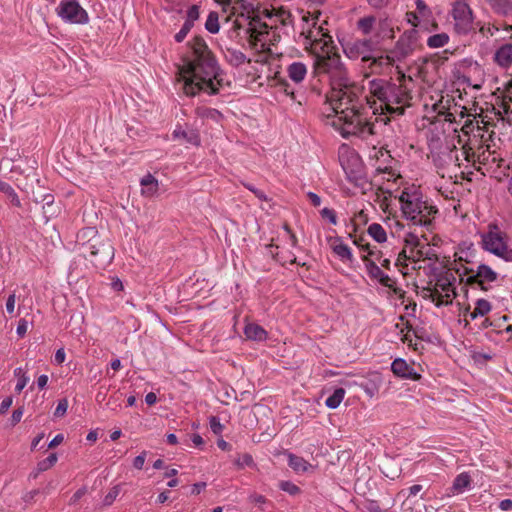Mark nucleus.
<instances>
[{"label":"nucleus","mask_w":512,"mask_h":512,"mask_svg":"<svg viewBox=\"0 0 512 512\" xmlns=\"http://www.w3.org/2000/svg\"><path fill=\"white\" fill-rule=\"evenodd\" d=\"M325 124L333 127L342 137L356 136L366 139L375 134V123L387 124L389 117H378V108L364 95L361 85L349 86L331 92L326 108Z\"/></svg>","instance_id":"f257e3e1"},{"label":"nucleus","mask_w":512,"mask_h":512,"mask_svg":"<svg viewBox=\"0 0 512 512\" xmlns=\"http://www.w3.org/2000/svg\"><path fill=\"white\" fill-rule=\"evenodd\" d=\"M291 23L288 10L275 5L258 6V86H279L287 91L288 84L282 76L283 54L276 43L280 39V26Z\"/></svg>","instance_id":"f03ea898"},{"label":"nucleus","mask_w":512,"mask_h":512,"mask_svg":"<svg viewBox=\"0 0 512 512\" xmlns=\"http://www.w3.org/2000/svg\"><path fill=\"white\" fill-rule=\"evenodd\" d=\"M194 60L189 61L182 69L184 78V92L194 96L199 91L210 94L218 92L222 86L223 78L216 59L201 37H195L192 42Z\"/></svg>","instance_id":"7ed1b4c3"},{"label":"nucleus","mask_w":512,"mask_h":512,"mask_svg":"<svg viewBox=\"0 0 512 512\" xmlns=\"http://www.w3.org/2000/svg\"><path fill=\"white\" fill-rule=\"evenodd\" d=\"M371 104L378 108V117H385V114L401 115L404 107L411 99L408 90L395 83L383 79H373L368 84Z\"/></svg>","instance_id":"20e7f679"},{"label":"nucleus","mask_w":512,"mask_h":512,"mask_svg":"<svg viewBox=\"0 0 512 512\" xmlns=\"http://www.w3.org/2000/svg\"><path fill=\"white\" fill-rule=\"evenodd\" d=\"M398 200L403 218L413 226H430L438 213L433 202L423 194L419 186L413 184L403 187Z\"/></svg>","instance_id":"39448f33"},{"label":"nucleus","mask_w":512,"mask_h":512,"mask_svg":"<svg viewBox=\"0 0 512 512\" xmlns=\"http://www.w3.org/2000/svg\"><path fill=\"white\" fill-rule=\"evenodd\" d=\"M322 46H316L314 48V74L316 76L327 75L331 82L332 90H342L349 86L358 85L357 83L350 82L348 73L343 63L341 62L340 55L336 52L334 45L323 48Z\"/></svg>","instance_id":"423d86ee"},{"label":"nucleus","mask_w":512,"mask_h":512,"mask_svg":"<svg viewBox=\"0 0 512 512\" xmlns=\"http://www.w3.org/2000/svg\"><path fill=\"white\" fill-rule=\"evenodd\" d=\"M456 295V278L448 272L438 275L434 282H430L421 291L422 298L438 308L451 305Z\"/></svg>","instance_id":"0eeeda50"},{"label":"nucleus","mask_w":512,"mask_h":512,"mask_svg":"<svg viewBox=\"0 0 512 512\" xmlns=\"http://www.w3.org/2000/svg\"><path fill=\"white\" fill-rule=\"evenodd\" d=\"M356 27L374 46L395 36L393 23L387 17L365 16L357 21Z\"/></svg>","instance_id":"6e6552de"},{"label":"nucleus","mask_w":512,"mask_h":512,"mask_svg":"<svg viewBox=\"0 0 512 512\" xmlns=\"http://www.w3.org/2000/svg\"><path fill=\"white\" fill-rule=\"evenodd\" d=\"M482 248L491 254L507 261H512V247L507 234L497 225L490 224L488 230L481 234Z\"/></svg>","instance_id":"1a4fd4ad"},{"label":"nucleus","mask_w":512,"mask_h":512,"mask_svg":"<svg viewBox=\"0 0 512 512\" xmlns=\"http://www.w3.org/2000/svg\"><path fill=\"white\" fill-rule=\"evenodd\" d=\"M302 22L301 36L305 39L303 44L311 54H314V48L318 45L322 46L325 43L323 48L334 45L332 37L324 31V28L317 26V17L303 16Z\"/></svg>","instance_id":"9d476101"},{"label":"nucleus","mask_w":512,"mask_h":512,"mask_svg":"<svg viewBox=\"0 0 512 512\" xmlns=\"http://www.w3.org/2000/svg\"><path fill=\"white\" fill-rule=\"evenodd\" d=\"M234 7L237 14L235 23L238 28L244 29L248 35L251 46L256 45V7L251 0H237Z\"/></svg>","instance_id":"9b49d317"},{"label":"nucleus","mask_w":512,"mask_h":512,"mask_svg":"<svg viewBox=\"0 0 512 512\" xmlns=\"http://www.w3.org/2000/svg\"><path fill=\"white\" fill-rule=\"evenodd\" d=\"M450 15L456 33L467 35L474 29V14L468 0H455L451 4Z\"/></svg>","instance_id":"f8f14e48"},{"label":"nucleus","mask_w":512,"mask_h":512,"mask_svg":"<svg viewBox=\"0 0 512 512\" xmlns=\"http://www.w3.org/2000/svg\"><path fill=\"white\" fill-rule=\"evenodd\" d=\"M56 10L58 16L66 22L86 24L89 21L88 13L77 0H61Z\"/></svg>","instance_id":"ddd939ff"},{"label":"nucleus","mask_w":512,"mask_h":512,"mask_svg":"<svg viewBox=\"0 0 512 512\" xmlns=\"http://www.w3.org/2000/svg\"><path fill=\"white\" fill-rule=\"evenodd\" d=\"M374 47L371 40L356 39L343 45V51L348 58L354 60L360 58L363 63H366Z\"/></svg>","instance_id":"4468645a"},{"label":"nucleus","mask_w":512,"mask_h":512,"mask_svg":"<svg viewBox=\"0 0 512 512\" xmlns=\"http://www.w3.org/2000/svg\"><path fill=\"white\" fill-rule=\"evenodd\" d=\"M278 241L280 243H272L271 245L265 244V247L269 249L270 247H275L276 252L270 251L272 257L276 258L279 261L286 262L288 259H284L283 257H280V249L285 248H294L296 247L298 240L297 237L290 228L287 225H284L281 229V232L278 235ZM290 262H294L295 258L289 259Z\"/></svg>","instance_id":"2eb2a0df"},{"label":"nucleus","mask_w":512,"mask_h":512,"mask_svg":"<svg viewBox=\"0 0 512 512\" xmlns=\"http://www.w3.org/2000/svg\"><path fill=\"white\" fill-rule=\"evenodd\" d=\"M86 251L99 262H110L114 256V249L110 242L102 241L98 237H94L89 241L86 245Z\"/></svg>","instance_id":"dca6fc26"},{"label":"nucleus","mask_w":512,"mask_h":512,"mask_svg":"<svg viewBox=\"0 0 512 512\" xmlns=\"http://www.w3.org/2000/svg\"><path fill=\"white\" fill-rule=\"evenodd\" d=\"M498 278V274L488 265L481 264L474 274L467 278L469 284H477L482 290H488Z\"/></svg>","instance_id":"f3484780"},{"label":"nucleus","mask_w":512,"mask_h":512,"mask_svg":"<svg viewBox=\"0 0 512 512\" xmlns=\"http://www.w3.org/2000/svg\"><path fill=\"white\" fill-rule=\"evenodd\" d=\"M399 59L396 55L390 51L385 55L380 56H370V59L367 60L365 64L374 74H384L388 73L392 67L396 66V63Z\"/></svg>","instance_id":"a211bd4d"},{"label":"nucleus","mask_w":512,"mask_h":512,"mask_svg":"<svg viewBox=\"0 0 512 512\" xmlns=\"http://www.w3.org/2000/svg\"><path fill=\"white\" fill-rule=\"evenodd\" d=\"M417 43V31L412 29L404 32L398 39L395 48L391 50L399 61L408 56L415 49Z\"/></svg>","instance_id":"6ab92c4d"},{"label":"nucleus","mask_w":512,"mask_h":512,"mask_svg":"<svg viewBox=\"0 0 512 512\" xmlns=\"http://www.w3.org/2000/svg\"><path fill=\"white\" fill-rule=\"evenodd\" d=\"M369 159L377 172L390 173L392 158L387 149L384 147H373L369 152Z\"/></svg>","instance_id":"aec40b11"},{"label":"nucleus","mask_w":512,"mask_h":512,"mask_svg":"<svg viewBox=\"0 0 512 512\" xmlns=\"http://www.w3.org/2000/svg\"><path fill=\"white\" fill-rule=\"evenodd\" d=\"M493 61L501 70L508 71L512 67V43H504L497 47Z\"/></svg>","instance_id":"412c9836"},{"label":"nucleus","mask_w":512,"mask_h":512,"mask_svg":"<svg viewBox=\"0 0 512 512\" xmlns=\"http://www.w3.org/2000/svg\"><path fill=\"white\" fill-rule=\"evenodd\" d=\"M391 370L397 377L403 379L419 380L421 378V375L415 371L413 365L402 358H397L392 362Z\"/></svg>","instance_id":"4be33fe9"},{"label":"nucleus","mask_w":512,"mask_h":512,"mask_svg":"<svg viewBox=\"0 0 512 512\" xmlns=\"http://www.w3.org/2000/svg\"><path fill=\"white\" fill-rule=\"evenodd\" d=\"M366 269L368 275L372 279L377 280L381 285L392 289L394 292H397L396 281L384 273L377 264L372 261L367 262Z\"/></svg>","instance_id":"5701e85b"},{"label":"nucleus","mask_w":512,"mask_h":512,"mask_svg":"<svg viewBox=\"0 0 512 512\" xmlns=\"http://www.w3.org/2000/svg\"><path fill=\"white\" fill-rule=\"evenodd\" d=\"M472 487V478L468 472L458 474L450 488H448L446 495L448 497L457 496L470 490Z\"/></svg>","instance_id":"b1692460"},{"label":"nucleus","mask_w":512,"mask_h":512,"mask_svg":"<svg viewBox=\"0 0 512 512\" xmlns=\"http://www.w3.org/2000/svg\"><path fill=\"white\" fill-rule=\"evenodd\" d=\"M286 72L290 81L299 85L304 82L308 74V67L304 62L293 61L286 67Z\"/></svg>","instance_id":"393cba45"},{"label":"nucleus","mask_w":512,"mask_h":512,"mask_svg":"<svg viewBox=\"0 0 512 512\" xmlns=\"http://www.w3.org/2000/svg\"><path fill=\"white\" fill-rule=\"evenodd\" d=\"M438 75V65L434 61L421 60L418 65V77L427 84H432L436 81Z\"/></svg>","instance_id":"a878e982"},{"label":"nucleus","mask_w":512,"mask_h":512,"mask_svg":"<svg viewBox=\"0 0 512 512\" xmlns=\"http://www.w3.org/2000/svg\"><path fill=\"white\" fill-rule=\"evenodd\" d=\"M403 242L405 244V248L407 253L412 254V256H416L417 259L422 257V252L417 249L421 243L420 238L417 234L411 231H405L403 235Z\"/></svg>","instance_id":"bb28decb"},{"label":"nucleus","mask_w":512,"mask_h":512,"mask_svg":"<svg viewBox=\"0 0 512 512\" xmlns=\"http://www.w3.org/2000/svg\"><path fill=\"white\" fill-rule=\"evenodd\" d=\"M334 254L343 262V263H352L354 260L353 253L351 248L345 244L340 238H336L334 243L331 246Z\"/></svg>","instance_id":"cd10ccee"},{"label":"nucleus","mask_w":512,"mask_h":512,"mask_svg":"<svg viewBox=\"0 0 512 512\" xmlns=\"http://www.w3.org/2000/svg\"><path fill=\"white\" fill-rule=\"evenodd\" d=\"M288 465L298 474L306 473L313 469V466L300 456L287 453Z\"/></svg>","instance_id":"c85d7f7f"},{"label":"nucleus","mask_w":512,"mask_h":512,"mask_svg":"<svg viewBox=\"0 0 512 512\" xmlns=\"http://www.w3.org/2000/svg\"><path fill=\"white\" fill-rule=\"evenodd\" d=\"M140 185L142 187L141 193L145 197L154 196L159 188L157 179L151 174H147L146 176H144L140 181Z\"/></svg>","instance_id":"c756f323"},{"label":"nucleus","mask_w":512,"mask_h":512,"mask_svg":"<svg viewBox=\"0 0 512 512\" xmlns=\"http://www.w3.org/2000/svg\"><path fill=\"white\" fill-rule=\"evenodd\" d=\"M173 137L174 139H182L186 143L192 144V145H199L200 144V138L198 133L195 130L188 129L184 130L182 128H176L173 131Z\"/></svg>","instance_id":"7c9ffc66"},{"label":"nucleus","mask_w":512,"mask_h":512,"mask_svg":"<svg viewBox=\"0 0 512 512\" xmlns=\"http://www.w3.org/2000/svg\"><path fill=\"white\" fill-rule=\"evenodd\" d=\"M367 234L377 243H385L388 239L387 232L379 223H371L367 228Z\"/></svg>","instance_id":"2f4dec72"},{"label":"nucleus","mask_w":512,"mask_h":512,"mask_svg":"<svg viewBox=\"0 0 512 512\" xmlns=\"http://www.w3.org/2000/svg\"><path fill=\"white\" fill-rule=\"evenodd\" d=\"M492 309V306L489 301L485 299H478L475 302V307L473 311L469 313V318L471 320H475L478 317H484L486 316Z\"/></svg>","instance_id":"473e14b6"},{"label":"nucleus","mask_w":512,"mask_h":512,"mask_svg":"<svg viewBox=\"0 0 512 512\" xmlns=\"http://www.w3.org/2000/svg\"><path fill=\"white\" fill-rule=\"evenodd\" d=\"M474 256V249L471 243H462L455 252V261L469 263Z\"/></svg>","instance_id":"72a5a7b5"},{"label":"nucleus","mask_w":512,"mask_h":512,"mask_svg":"<svg viewBox=\"0 0 512 512\" xmlns=\"http://www.w3.org/2000/svg\"><path fill=\"white\" fill-rule=\"evenodd\" d=\"M408 260H412L414 263H416V261H418L419 259H417L416 256H412V254L410 253H407L406 252V249H403L401 253H399L398 255V258L395 262V265L399 268V271L403 274V275H406L408 274V264H407V261Z\"/></svg>","instance_id":"f704fd0d"},{"label":"nucleus","mask_w":512,"mask_h":512,"mask_svg":"<svg viewBox=\"0 0 512 512\" xmlns=\"http://www.w3.org/2000/svg\"><path fill=\"white\" fill-rule=\"evenodd\" d=\"M449 35L445 32L434 34L428 37L427 46L432 49L442 48L449 42Z\"/></svg>","instance_id":"c9c22d12"},{"label":"nucleus","mask_w":512,"mask_h":512,"mask_svg":"<svg viewBox=\"0 0 512 512\" xmlns=\"http://www.w3.org/2000/svg\"><path fill=\"white\" fill-rule=\"evenodd\" d=\"M345 393L343 388L335 389L334 392L326 398L325 405L330 409L338 408L345 397Z\"/></svg>","instance_id":"e433bc0d"},{"label":"nucleus","mask_w":512,"mask_h":512,"mask_svg":"<svg viewBox=\"0 0 512 512\" xmlns=\"http://www.w3.org/2000/svg\"><path fill=\"white\" fill-rule=\"evenodd\" d=\"M57 462V455L55 453L50 454L46 459L40 461L37 464V472L34 474V478L37 477L38 473L44 472L50 469Z\"/></svg>","instance_id":"4c0bfd02"},{"label":"nucleus","mask_w":512,"mask_h":512,"mask_svg":"<svg viewBox=\"0 0 512 512\" xmlns=\"http://www.w3.org/2000/svg\"><path fill=\"white\" fill-rule=\"evenodd\" d=\"M205 28L212 34H215L219 31V21H218V14L216 12H210L206 23Z\"/></svg>","instance_id":"58836bf2"},{"label":"nucleus","mask_w":512,"mask_h":512,"mask_svg":"<svg viewBox=\"0 0 512 512\" xmlns=\"http://www.w3.org/2000/svg\"><path fill=\"white\" fill-rule=\"evenodd\" d=\"M495 11L501 14H506L510 8L509 0H487Z\"/></svg>","instance_id":"ea45409f"},{"label":"nucleus","mask_w":512,"mask_h":512,"mask_svg":"<svg viewBox=\"0 0 512 512\" xmlns=\"http://www.w3.org/2000/svg\"><path fill=\"white\" fill-rule=\"evenodd\" d=\"M258 206L266 211L268 214H270L271 210L276 211L275 204L271 201V199H268L266 196H263L258 193Z\"/></svg>","instance_id":"a19ab883"},{"label":"nucleus","mask_w":512,"mask_h":512,"mask_svg":"<svg viewBox=\"0 0 512 512\" xmlns=\"http://www.w3.org/2000/svg\"><path fill=\"white\" fill-rule=\"evenodd\" d=\"M235 464L239 467V468H245V467H251L253 466L254 464V460H253V457L252 455L250 454H242L240 455L237 460L235 461Z\"/></svg>","instance_id":"79ce46f5"},{"label":"nucleus","mask_w":512,"mask_h":512,"mask_svg":"<svg viewBox=\"0 0 512 512\" xmlns=\"http://www.w3.org/2000/svg\"><path fill=\"white\" fill-rule=\"evenodd\" d=\"M230 62L236 66L243 64L246 61V55L238 50H229Z\"/></svg>","instance_id":"37998d69"},{"label":"nucleus","mask_w":512,"mask_h":512,"mask_svg":"<svg viewBox=\"0 0 512 512\" xmlns=\"http://www.w3.org/2000/svg\"><path fill=\"white\" fill-rule=\"evenodd\" d=\"M280 489L287 492L290 495H297L300 492V488L290 481L281 482Z\"/></svg>","instance_id":"c03bdc74"},{"label":"nucleus","mask_w":512,"mask_h":512,"mask_svg":"<svg viewBox=\"0 0 512 512\" xmlns=\"http://www.w3.org/2000/svg\"><path fill=\"white\" fill-rule=\"evenodd\" d=\"M320 215L323 219L328 220L332 225L337 224V216L333 209L325 207L320 211Z\"/></svg>","instance_id":"a18cd8bd"},{"label":"nucleus","mask_w":512,"mask_h":512,"mask_svg":"<svg viewBox=\"0 0 512 512\" xmlns=\"http://www.w3.org/2000/svg\"><path fill=\"white\" fill-rule=\"evenodd\" d=\"M120 493V488L119 486H114L109 492L108 494L105 496L104 498V504L106 506H110L112 505V503L114 502V500L116 499V497L119 495Z\"/></svg>","instance_id":"49530a36"},{"label":"nucleus","mask_w":512,"mask_h":512,"mask_svg":"<svg viewBox=\"0 0 512 512\" xmlns=\"http://www.w3.org/2000/svg\"><path fill=\"white\" fill-rule=\"evenodd\" d=\"M192 27L193 26L190 25V22H184L180 31L175 35L176 42H178V43L182 42Z\"/></svg>","instance_id":"de8ad7c7"},{"label":"nucleus","mask_w":512,"mask_h":512,"mask_svg":"<svg viewBox=\"0 0 512 512\" xmlns=\"http://www.w3.org/2000/svg\"><path fill=\"white\" fill-rule=\"evenodd\" d=\"M199 18V9L196 5H193L188 9L187 19L185 22H190V25L193 26L194 21Z\"/></svg>","instance_id":"09e8293b"},{"label":"nucleus","mask_w":512,"mask_h":512,"mask_svg":"<svg viewBox=\"0 0 512 512\" xmlns=\"http://www.w3.org/2000/svg\"><path fill=\"white\" fill-rule=\"evenodd\" d=\"M67 408H68V401H67V399H61L58 402V405H57V407L55 409L54 415L56 417H62L66 413Z\"/></svg>","instance_id":"8fccbe9b"},{"label":"nucleus","mask_w":512,"mask_h":512,"mask_svg":"<svg viewBox=\"0 0 512 512\" xmlns=\"http://www.w3.org/2000/svg\"><path fill=\"white\" fill-rule=\"evenodd\" d=\"M87 493L86 487L78 489L70 498L69 505H75Z\"/></svg>","instance_id":"3c124183"},{"label":"nucleus","mask_w":512,"mask_h":512,"mask_svg":"<svg viewBox=\"0 0 512 512\" xmlns=\"http://www.w3.org/2000/svg\"><path fill=\"white\" fill-rule=\"evenodd\" d=\"M210 428L215 434H220L223 430V425L220 423L217 417L210 418Z\"/></svg>","instance_id":"603ef678"},{"label":"nucleus","mask_w":512,"mask_h":512,"mask_svg":"<svg viewBox=\"0 0 512 512\" xmlns=\"http://www.w3.org/2000/svg\"><path fill=\"white\" fill-rule=\"evenodd\" d=\"M308 200L310 201V203L314 206V207H319L322 203V200H321V197L319 195H317L316 193L314 192H307L306 194Z\"/></svg>","instance_id":"864d4df0"},{"label":"nucleus","mask_w":512,"mask_h":512,"mask_svg":"<svg viewBox=\"0 0 512 512\" xmlns=\"http://www.w3.org/2000/svg\"><path fill=\"white\" fill-rule=\"evenodd\" d=\"M23 413H24L23 407H20L13 411L12 416H11V424L13 426L20 422V420L23 416Z\"/></svg>","instance_id":"5fc2aeb1"},{"label":"nucleus","mask_w":512,"mask_h":512,"mask_svg":"<svg viewBox=\"0 0 512 512\" xmlns=\"http://www.w3.org/2000/svg\"><path fill=\"white\" fill-rule=\"evenodd\" d=\"M145 457H146V452L144 451L140 455H138L137 457L134 458L133 466L136 469H139V470L142 469L144 462H145Z\"/></svg>","instance_id":"6e6d98bb"},{"label":"nucleus","mask_w":512,"mask_h":512,"mask_svg":"<svg viewBox=\"0 0 512 512\" xmlns=\"http://www.w3.org/2000/svg\"><path fill=\"white\" fill-rule=\"evenodd\" d=\"M15 301H16V296L15 294H10L7 301H6V310L9 314H13L14 313V308H15Z\"/></svg>","instance_id":"4d7b16f0"},{"label":"nucleus","mask_w":512,"mask_h":512,"mask_svg":"<svg viewBox=\"0 0 512 512\" xmlns=\"http://www.w3.org/2000/svg\"><path fill=\"white\" fill-rule=\"evenodd\" d=\"M29 381V377H27L26 375H21L20 378L18 379V382L15 386V391L20 393L24 387L27 385Z\"/></svg>","instance_id":"13d9d810"},{"label":"nucleus","mask_w":512,"mask_h":512,"mask_svg":"<svg viewBox=\"0 0 512 512\" xmlns=\"http://www.w3.org/2000/svg\"><path fill=\"white\" fill-rule=\"evenodd\" d=\"M244 333L248 339H252V340L256 339V325H254V324L246 325Z\"/></svg>","instance_id":"bf43d9fd"},{"label":"nucleus","mask_w":512,"mask_h":512,"mask_svg":"<svg viewBox=\"0 0 512 512\" xmlns=\"http://www.w3.org/2000/svg\"><path fill=\"white\" fill-rule=\"evenodd\" d=\"M13 403V398L11 396L6 397L0 404V414H4L11 407Z\"/></svg>","instance_id":"052dcab7"},{"label":"nucleus","mask_w":512,"mask_h":512,"mask_svg":"<svg viewBox=\"0 0 512 512\" xmlns=\"http://www.w3.org/2000/svg\"><path fill=\"white\" fill-rule=\"evenodd\" d=\"M499 29L495 26H481L480 27V32L483 34V35H489V36H493L495 34L496 31H498Z\"/></svg>","instance_id":"680f3d73"},{"label":"nucleus","mask_w":512,"mask_h":512,"mask_svg":"<svg viewBox=\"0 0 512 512\" xmlns=\"http://www.w3.org/2000/svg\"><path fill=\"white\" fill-rule=\"evenodd\" d=\"M27 332V321L25 319H21L19 322H18V326H17V334L20 336V337H23Z\"/></svg>","instance_id":"e2e57ef3"},{"label":"nucleus","mask_w":512,"mask_h":512,"mask_svg":"<svg viewBox=\"0 0 512 512\" xmlns=\"http://www.w3.org/2000/svg\"><path fill=\"white\" fill-rule=\"evenodd\" d=\"M54 361L58 365L62 364L65 361V351L63 348H60L56 351Z\"/></svg>","instance_id":"0e129e2a"},{"label":"nucleus","mask_w":512,"mask_h":512,"mask_svg":"<svg viewBox=\"0 0 512 512\" xmlns=\"http://www.w3.org/2000/svg\"><path fill=\"white\" fill-rule=\"evenodd\" d=\"M64 440V436L62 434L56 435L49 443V448H55L56 446L60 445Z\"/></svg>","instance_id":"69168bd1"},{"label":"nucleus","mask_w":512,"mask_h":512,"mask_svg":"<svg viewBox=\"0 0 512 512\" xmlns=\"http://www.w3.org/2000/svg\"><path fill=\"white\" fill-rule=\"evenodd\" d=\"M491 156V153L489 151L483 150L481 153L478 154V161L481 164H486L489 161V158Z\"/></svg>","instance_id":"338daca9"},{"label":"nucleus","mask_w":512,"mask_h":512,"mask_svg":"<svg viewBox=\"0 0 512 512\" xmlns=\"http://www.w3.org/2000/svg\"><path fill=\"white\" fill-rule=\"evenodd\" d=\"M499 507L503 511H510L512 510V500L510 499H504L500 502Z\"/></svg>","instance_id":"774afa93"}]
</instances>
